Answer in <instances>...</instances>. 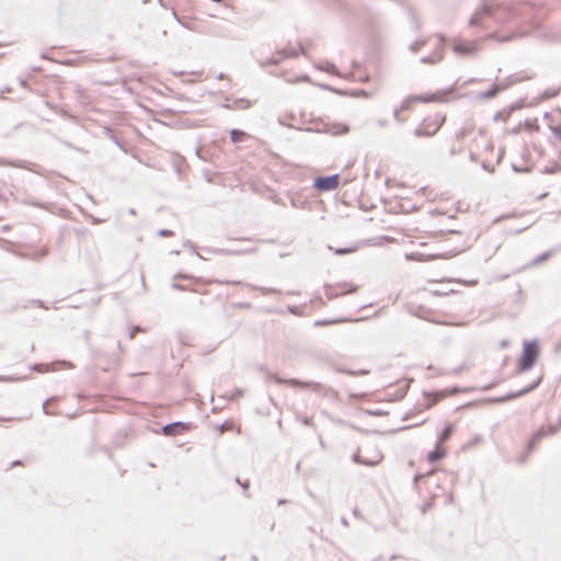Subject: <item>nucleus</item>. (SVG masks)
<instances>
[{
	"label": "nucleus",
	"mask_w": 561,
	"mask_h": 561,
	"mask_svg": "<svg viewBox=\"0 0 561 561\" xmlns=\"http://www.w3.org/2000/svg\"><path fill=\"white\" fill-rule=\"evenodd\" d=\"M340 185V175L318 178L314 181V187L319 191H333Z\"/></svg>",
	"instance_id": "0eeeda50"
},
{
	"label": "nucleus",
	"mask_w": 561,
	"mask_h": 561,
	"mask_svg": "<svg viewBox=\"0 0 561 561\" xmlns=\"http://www.w3.org/2000/svg\"><path fill=\"white\" fill-rule=\"evenodd\" d=\"M557 137L561 141V129L557 133Z\"/></svg>",
	"instance_id": "cd10ccee"
},
{
	"label": "nucleus",
	"mask_w": 561,
	"mask_h": 561,
	"mask_svg": "<svg viewBox=\"0 0 561 561\" xmlns=\"http://www.w3.org/2000/svg\"><path fill=\"white\" fill-rule=\"evenodd\" d=\"M454 431H455V425L454 424H447L445 426L444 431L440 433L437 443L444 445V443H446L449 439V437L454 433Z\"/></svg>",
	"instance_id": "2eb2a0df"
},
{
	"label": "nucleus",
	"mask_w": 561,
	"mask_h": 561,
	"mask_svg": "<svg viewBox=\"0 0 561 561\" xmlns=\"http://www.w3.org/2000/svg\"><path fill=\"white\" fill-rule=\"evenodd\" d=\"M477 47H476V44L472 43V42H468V43H456L454 45V50L456 53H461V54H471L473 51H476Z\"/></svg>",
	"instance_id": "ddd939ff"
},
{
	"label": "nucleus",
	"mask_w": 561,
	"mask_h": 561,
	"mask_svg": "<svg viewBox=\"0 0 561 561\" xmlns=\"http://www.w3.org/2000/svg\"><path fill=\"white\" fill-rule=\"evenodd\" d=\"M444 396L438 392L426 393L424 396L425 408L430 409L435 405Z\"/></svg>",
	"instance_id": "4468645a"
},
{
	"label": "nucleus",
	"mask_w": 561,
	"mask_h": 561,
	"mask_svg": "<svg viewBox=\"0 0 561 561\" xmlns=\"http://www.w3.org/2000/svg\"><path fill=\"white\" fill-rule=\"evenodd\" d=\"M447 98V93L443 91H437L434 93L421 94V95H411L407 98L400 107L396 110L394 117L399 122H404L407 119L405 112L411 111L415 104L417 103H430V102H444Z\"/></svg>",
	"instance_id": "f03ea898"
},
{
	"label": "nucleus",
	"mask_w": 561,
	"mask_h": 561,
	"mask_svg": "<svg viewBox=\"0 0 561 561\" xmlns=\"http://www.w3.org/2000/svg\"><path fill=\"white\" fill-rule=\"evenodd\" d=\"M540 380H541V379L539 378V379L537 380V382H536L534 386H531L529 389H534L538 383H540Z\"/></svg>",
	"instance_id": "bb28decb"
},
{
	"label": "nucleus",
	"mask_w": 561,
	"mask_h": 561,
	"mask_svg": "<svg viewBox=\"0 0 561 561\" xmlns=\"http://www.w3.org/2000/svg\"><path fill=\"white\" fill-rule=\"evenodd\" d=\"M436 257H438V253L422 249H415L407 254V259L413 261H430Z\"/></svg>",
	"instance_id": "1a4fd4ad"
},
{
	"label": "nucleus",
	"mask_w": 561,
	"mask_h": 561,
	"mask_svg": "<svg viewBox=\"0 0 561 561\" xmlns=\"http://www.w3.org/2000/svg\"><path fill=\"white\" fill-rule=\"evenodd\" d=\"M232 428H233V423L227 422L219 427V433L222 434L225 431H230Z\"/></svg>",
	"instance_id": "aec40b11"
},
{
	"label": "nucleus",
	"mask_w": 561,
	"mask_h": 561,
	"mask_svg": "<svg viewBox=\"0 0 561 561\" xmlns=\"http://www.w3.org/2000/svg\"><path fill=\"white\" fill-rule=\"evenodd\" d=\"M382 454L375 447L366 446L359 449L354 459L358 463L366 466H376L382 460Z\"/></svg>",
	"instance_id": "39448f33"
},
{
	"label": "nucleus",
	"mask_w": 561,
	"mask_h": 561,
	"mask_svg": "<svg viewBox=\"0 0 561 561\" xmlns=\"http://www.w3.org/2000/svg\"><path fill=\"white\" fill-rule=\"evenodd\" d=\"M366 412H367L368 414H370V415H376V416H381V415H386V414H387L386 412L380 411V410H376V411L367 410Z\"/></svg>",
	"instance_id": "4be33fe9"
},
{
	"label": "nucleus",
	"mask_w": 561,
	"mask_h": 561,
	"mask_svg": "<svg viewBox=\"0 0 561 561\" xmlns=\"http://www.w3.org/2000/svg\"><path fill=\"white\" fill-rule=\"evenodd\" d=\"M354 251H355V248H344V249H336L335 253L339 255H342V254L353 253Z\"/></svg>",
	"instance_id": "6ab92c4d"
},
{
	"label": "nucleus",
	"mask_w": 561,
	"mask_h": 561,
	"mask_svg": "<svg viewBox=\"0 0 561 561\" xmlns=\"http://www.w3.org/2000/svg\"><path fill=\"white\" fill-rule=\"evenodd\" d=\"M337 321L335 320H324V321H317L316 324L317 325H328V324H333V323H336Z\"/></svg>",
	"instance_id": "5701e85b"
},
{
	"label": "nucleus",
	"mask_w": 561,
	"mask_h": 561,
	"mask_svg": "<svg viewBox=\"0 0 561 561\" xmlns=\"http://www.w3.org/2000/svg\"><path fill=\"white\" fill-rule=\"evenodd\" d=\"M284 383H286L288 386H293V387H307L308 386L307 382L299 381V380H296V379L285 380Z\"/></svg>",
	"instance_id": "f3484780"
},
{
	"label": "nucleus",
	"mask_w": 561,
	"mask_h": 561,
	"mask_svg": "<svg viewBox=\"0 0 561 561\" xmlns=\"http://www.w3.org/2000/svg\"><path fill=\"white\" fill-rule=\"evenodd\" d=\"M369 371L370 370L368 368H364V369H358V370H347L346 373L350 375L364 376V375L369 374Z\"/></svg>",
	"instance_id": "a211bd4d"
},
{
	"label": "nucleus",
	"mask_w": 561,
	"mask_h": 561,
	"mask_svg": "<svg viewBox=\"0 0 561 561\" xmlns=\"http://www.w3.org/2000/svg\"><path fill=\"white\" fill-rule=\"evenodd\" d=\"M504 11H505V9H504V8H497V9L493 12V14L495 15V18H496V19H499V20H500V19H501V16H502V13H503Z\"/></svg>",
	"instance_id": "b1692460"
},
{
	"label": "nucleus",
	"mask_w": 561,
	"mask_h": 561,
	"mask_svg": "<svg viewBox=\"0 0 561 561\" xmlns=\"http://www.w3.org/2000/svg\"><path fill=\"white\" fill-rule=\"evenodd\" d=\"M333 68H334V67H333V66H331V67L325 68V70H327V72H332V71H333Z\"/></svg>",
	"instance_id": "a878e982"
},
{
	"label": "nucleus",
	"mask_w": 561,
	"mask_h": 561,
	"mask_svg": "<svg viewBox=\"0 0 561 561\" xmlns=\"http://www.w3.org/2000/svg\"><path fill=\"white\" fill-rule=\"evenodd\" d=\"M423 45H428V46H431L433 48V54H431L430 56L423 57V61L424 62L436 64V62L442 60V58H443V48H444V44H443V38L442 37H439V36H432V37H428L425 41L415 42L414 45H413V50H415V51L420 50Z\"/></svg>",
	"instance_id": "7ed1b4c3"
},
{
	"label": "nucleus",
	"mask_w": 561,
	"mask_h": 561,
	"mask_svg": "<svg viewBox=\"0 0 561 561\" xmlns=\"http://www.w3.org/2000/svg\"><path fill=\"white\" fill-rule=\"evenodd\" d=\"M445 456L446 449L443 447V444L437 443L435 449L427 455V460L430 462H436Z\"/></svg>",
	"instance_id": "9b49d317"
},
{
	"label": "nucleus",
	"mask_w": 561,
	"mask_h": 561,
	"mask_svg": "<svg viewBox=\"0 0 561 561\" xmlns=\"http://www.w3.org/2000/svg\"><path fill=\"white\" fill-rule=\"evenodd\" d=\"M358 287L357 285L350 283V282H341L333 286V295L334 296H341V295H348L357 291Z\"/></svg>",
	"instance_id": "9d476101"
},
{
	"label": "nucleus",
	"mask_w": 561,
	"mask_h": 561,
	"mask_svg": "<svg viewBox=\"0 0 561 561\" xmlns=\"http://www.w3.org/2000/svg\"><path fill=\"white\" fill-rule=\"evenodd\" d=\"M432 197V191L427 187H405L389 198V207L394 213H413L421 208Z\"/></svg>",
	"instance_id": "f257e3e1"
},
{
	"label": "nucleus",
	"mask_w": 561,
	"mask_h": 561,
	"mask_svg": "<svg viewBox=\"0 0 561 561\" xmlns=\"http://www.w3.org/2000/svg\"><path fill=\"white\" fill-rule=\"evenodd\" d=\"M244 136H245L244 133L241 130H238V129H232L230 133V138L233 142H238V141L242 140V138Z\"/></svg>",
	"instance_id": "dca6fc26"
},
{
	"label": "nucleus",
	"mask_w": 561,
	"mask_h": 561,
	"mask_svg": "<svg viewBox=\"0 0 561 561\" xmlns=\"http://www.w3.org/2000/svg\"><path fill=\"white\" fill-rule=\"evenodd\" d=\"M430 285L431 288H421L417 290L420 299L425 300L430 295L437 296L443 294L439 289L434 288V286H436V282H431Z\"/></svg>",
	"instance_id": "f8f14e48"
},
{
	"label": "nucleus",
	"mask_w": 561,
	"mask_h": 561,
	"mask_svg": "<svg viewBox=\"0 0 561 561\" xmlns=\"http://www.w3.org/2000/svg\"><path fill=\"white\" fill-rule=\"evenodd\" d=\"M444 118L435 116L425 118L421 125L415 129L417 137L434 136L442 127Z\"/></svg>",
	"instance_id": "423d86ee"
},
{
	"label": "nucleus",
	"mask_w": 561,
	"mask_h": 561,
	"mask_svg": "<svg viewBox=\"0 0 561 561\" xmlns=\"http://www.w3.org/2000/svg\"><path fill=\"white\" fill-rule=\"evenodd\" d=\"M287 81L290 83H297V82L309 81V78L307 76H300L295 79H288Z\"/></svg>",
	"instance_id": "412c9836"
},
{
	"label": "nucleus",
	"mask_w": 561,
	"mask_h": 561,
	"mask_svg": "<svg viewBox=\"0 0 561 561\" xmlns=\"http://www.w3.org/2000/svg\"><path fill=\"white\" fill-rule=\"evenodd\" d=\"M539 348L536 342H524L523 352L517 363L518 371L528 370L536 362Z\"/></svg>",
	"instance_id": "20e7f679"
},
{
	"label": "nucleus",
	"mask_w": 561,
	"mask_h": 561,
	"mask_svg": "<svg viewBox=\"0 0 561 561\" xmlns=\"http://www.w3.org/2000/svg\"><path fill=\"white\" fill-rule=\"evenodd\" d=\"M541 435H542V434H541V432H538V433L535 435L534 439H539V438L541 437Z\"/></svg>",
	"instance_id": "393cba45"
},
{
	"label": "nucleus",
	"mask_w": 561,
	"mask_h": 561,
	"mask_svg": "<svg viewBox=\"0 0 561 561\" xmlns=\"http://www.w3.org/2000/svg\"><path fill=\"white\" fill-rule=\"evenodd\" d=\"M191 430V425L187 423L176 422L163 426L162 433L168 436H176L184 434Z\"/></svg>",
	"instance_id": "6e6552de"
}]
</instances>
